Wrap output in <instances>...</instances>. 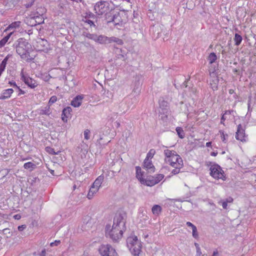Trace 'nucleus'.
I'll use <instances>...</instances> for the list:
<instances>
[{
	"mask_svg": "<svg viewBox=\"0 0 256 256\" xmlns=\"http://www.w3.org/2000/svg\"><path fill=\"white\" fill-rule=\"evenodd\" d=\"M164 153L165 156L166 162L174 168L172 170L171 174H178L184 166L182 158L174 150L166 149L164 150Z\"/></svg>",
	"mask_w": 256,
	"mask_h": 256,
	"instance_id": "1",
	"label": "nucleus"
},
{
	"mask_svg": "<svg viewBox=\"0 0 256 256\" xmlns=\"http://www.w3.org/2000/svg\"><path fill=\"white\" fill-rule=\"evenodd\" d=\"M16 51L22 59L27 62L33 60L36 56L35 54H32L33 50L32 45L23 38L18 40Z\"/></svg>",
	"mask_w": 256,
	"mask_h": 256,
	"instance_id": "2",
	"label": "nucleus"
},
{
	"mask_svg": "<svg viewBox=\"0 0 256 256\" xmlns=\"http://www.w3.org/2000/svg\"><path fill=\"white\" fill-rule=\"evenodd\" d=\"M124 216L125 214L122 212L116 214L113 224V226L116 224V226L114 228H113V242H118L119 239L122 238L124 226Z\"/></svg>",
	"mask_w": 256,
	"mask_h": 256,
	"instance_id": "3",
	"label": "nucleus"
},
{
	"mask_svg": "<svg viewBox=\"0 0 256 256\" xmlns=\"http://www.w3.org/2000/svg\"><path fill=\"white\" fill-rule=\"evenodd\" d=\"M94 10L98 16H106L110 12V4L107 2H98L94 6Z\"/></svg>",
	"mask_w": 256,
	"mask_h": 256,
	"instance_id": "4",
	"label": "nucleus"
},
{
	"mask_svg": "<svg viewBox=\"0 0 256 256\" xmlns=\"http://www.w3.org/2000/svg\"><path fill=\"white\" fill-rule=\"evenodd\" d=\"M21 80L24 83L31 88H34L38 86V82L29 76L28 74H25L23 71L20 73Z\"/></svg>",
	"mask_w": 256,
	"mask_h": 256,
	"instance_id": "5",
	"label": "nucleus"
},
{
	"mask_svg": "<svg viewBox=\"0 0 256 256\" xmlns=\"http://www.w3.org/2000/svg\"><path fill=\"white\" fill-rule=\"evenodd\" d=\"M210 174L214 178L224 180V172L219 166L217 164L212 166L210 168Z\"/></svg>",
	"mask_w": 256,
	"mask_h": 256,
	"instance_id": "6",
	"label": "nucleus"
},
{
	"mask_svg": "<svg viewBox=\"0 0 256 256\" xmlns=\"http://www.w3.org/2000/svg\"><path fill=\"white\" fill-rule=\"evenodd\" d=\"M236 138L242 142H246L247 140V136L245 134V129L242 124L238 126L236 134Z\"/></svg>",
	"mask_w": 256,
	"mask_h": 256,
	"instance_id": "7",
	"label": "nucleus"
},
{
	"mask_svg": "<svg viewBox=\"0 0 256 256\" xmlns=\"http://www.w3.org/2000/svg\"><path fill=\"white\" fill-rule=\"evenodd\" d=\"M142 244L140 240L137 238L135 245L134 246L133 248L130 249L131 253L134 256H138L139 254L141 252Z\"/></svg>",
	"mask_w": 256,
	"mask_h": 256,
	"instance_id": "8",
	"label": "nucleus"
},
{
	"mask_svg": "<svg viewBox=\"0 0 256 256\" xmlns=\"http://www.w3.org/2000/svg\"><path fill=\"white\" fill-rule=\"evenodd\" d=\"M143 167L148 172L152 173L155 172V168L150 160L145 158L143 163Z\"/></svg>",
	"mask_w": 256,
	"mask_h": 256,
	"instance_id": "9",
	"label": "nucleus"
},
{
	"mask_svg": "<svg viewBox=\"0 0 256 256\" xmlns=\"http://www.w3.org/2000/svg\"><path fill=\"white\" fill-rule=\"evenodd\" d=\"M72 111V110L70 106H68L63 110L62 114V119L63 122H67L68 118L70 117Z\"/></svg>",
	"mask_w": 256,
	"mask_h": 256,
	"instance_id": "10",
	"label": "nucleus"
},
{
	"mask_svg": "<svg viewBox=\"0 0 256 256\" xmlns=\"http://www.w3.org/2000/svg\"><path fill=\"white\" fill-rule=\"evenodd\" d=\"M84 98L83 95H78L76 96L71 102L70 104L75 108L79 107L82 102Z\"/></svg>",
	"mask_w": 256,
	"mask_h": 256,
	"instance_id": "11",
	"label": "nucleus"
},
{
	"mask_svg": "<svg viewBox=\"0 0 256 256\" xmlns=\"http://www.w3.org/2000/svg\"><path fill=\"white\" fill-rule=\"evenodd\" d=\"M110 248V245H102L99 248V251L101 256H110L109 254Z\"/></svg>",
	"mask_w": 256,
	"mask_h": 256,
	"instance_id": "12",
	"label": "nucleus"
},
{
	"mask_svg": "<svg viewBox=\"0 0 256 256\" xmlns=\"http://www.w3.org/2000/svg\"><path fill=\"white\" fill-rule=\"evenodd\" d=\"M137 236L134 235L130 236L126 240V243L127 246L129 250L132 249V248H133L134 246L135 245L136 240H137Z\"/></svg>",
	"mask_w": 256,
	"mask_h": 256,
	"instance_id": "13",
	"label": "nucleus"
},
{
	"mask_svg": "<svg viewBox=\"0 0 256 256\" xmlns=\"http://www.w3.org/2000/svg\"><path fill=\"white\" fill-rule=\"evenodd\" d=\"M116 54V57L122 60H125V52H122L121 48H115L113 49V52Z\"/></svg>",
	"mask_w": 256,
	"mask_h": 256,
	"instance_id": "14",
	"label": "nucleus"
},
{
	"mask_svg": "<svg viewBox=\"0 0 256 256\" xmlns=\"http://www.w3.org/2000/svg\"><path fill=\"white\" fill-rule=\"evenodd\" d=\"M96 42H98L101 44H106L108 43H110L111 42L110 38H109L107 36H96V40H95Z\"/></svg>",
	"mask_w": 256,
	"mask_h": 256,
	"instance_id": "15",
	"label": "nucleus"
},
{
	"mask_svg": "<svg viewBox=\"0 0 256 256\" xmlns=\"http://www.w3.org/2000/svg\"><path fill=\"white\" fill-rule=\"evenodd\" d=\"M14 92V90L12 88H8L3 91L1 96H0V99L4 100L10 98L12 94Z\"/></svg>",
	"mask_w": 256,
	"mask_h": 256,
	"instance_id": "16",
	"label": "nucleus"
},
{
	"mask_svg": "<svg viewBox=\"0 0 256 256\" xmlns=\"http://www.w3.org/2000/svg\"><path fill=\"white\" fill-rule=\"evenodd\" d=\"M26 24L30 26H36L35 20V16H28L26 18L25 20H24Z\"/></svg>",
	"mask_w": 256,
	"mask_h": 256,
	"instance_id": "17",
	"label": "nucleus"
},
{
	"mask_svg": "<svg viewBox=\"0 0 256 256\" xmlns=\"http://www.w3.org/2000/svg\"><path fill=\"white\" fill-rule=\"evenodd\" d=\"M99 190L92 186L90 187L89 192L87 195V198L88 199H92L94 195L98 192Z\"/></svg>",
	"mask_w": 256,
	"mask_h": 256,
	"instance_id": "18",
	"label": "nucleus"
},
{
	"mask_svg": "<svg viewBox=\"0 0 256 256\" xmlns=\"http://www.w3.org/2000/svg\"><path fill=\"white\" fill-rule=\"evenodd\" d=\"M104 180V177L102 176H99L93 183L92 186L98 188L99 190L101 184Z\"/></svg>",
	"mask_w": 256,
	"mask_h": 256,
	"instance_id": "19",
	"label": "nucleus"
},
{
	"mask_svg": "<svg viewBox=\"0 0 256 256\" xmlns=\"http://www.w3.org/2000/svg\"><path fill=\"white\" fill-rule=\"evenodd\" d=\"M154 179L152 177L150 178H148L147 180L144 179V182H140L142 184H143L148 186H154L156 184V182H154Z\"/></svg>",
	"mask_w": 256,
	"mask_h": 256,
	"instance_id": "20",
	"label": "nucleus"
},
{
	"mask_svg": "<svg viewBox=\"0 0 256 256\" xmlns=\"http://www.w3.org/2000/svg\"><path fill=\"white\" fill-rule=\"evenodd\" d=\"M13 32H10L6 36H4L2 39L0 40V48L4 47L6 42H8L10 36L12 34Z\"/></svg>",
	"mask_w": 256,
	"mask_h": 256,
	"instance_id": "21",
	"label": "nucleus"
},
{
	"mask_svg": "<svg viewBox=\"0 0 256 256\" xmlns=\"http://www.w3.org/2000/svg\"><path fill=\"white\" fill-rule=\"evenodd\" d=\"M20 22L17 21L12 22L11 24H10L4 30V32H7L8 30L12 29V28H17L20 27Z\"/></svg>",
	"mask_w": 256,
	"mask_h": 256,
	"instance_id": "22",
	"label": "nucleus"
},
{
	"mask_svg": "<svg viewBox=\"0 0 256 256\" xmlns=\"http://www.w3.org/2000/svg\"><path fill=\"white\" fill-rule=\"evenodd\" d=\"M105 232L106 237L112 238V227L110 224H108L106 225Z\"/></svg>",
	"mask_w": 256,
	"mask_h": 256,
	"instance_id": "23",
	"label": "nucleus"
},
{
	"mask_svg": "<svg viewBox=\"0 0 256 256\" xmlns=\"http://www.w3.org/2000/svg\"><path fill=\"white\" fill-rule=\"evenodd\" d=\"M218 78L215 76L214 78V79L210 82V84L213 90H214L218 89Z\"/></svg>",
	"mask_w": 256,
	"mask_h": 256,
	"instance_id": "24",
	"label": "nucleus"
},
{
	"mask_svg": "<svg viewBox=\"0 0 256 256\" xmlns=\"http://www.w3.org/2000/svg\"><path fill=\"white\" fill-rule=\"evenodd\" d=\"M136 178L140 180V182H144V178L142 177V169L140 166L136 167Z\"/></svg>",
	"mask_w": 256,
	"mask_h": 256,
	"instance_id": "25",
	"label": "nucleus"
},
{
	"mask_svg": "<svg viewBox=\"0 0 256 256\" xmlns=\"http://www.w3.org/2000/svg\"><path fill=\"white\" fill-rule=\"evenodd\" d=\"M216 59L217 56L216 54L214 52L210 53L208 58V60L210 64L214 62Z\"/></svg>",
	"mask_w": 256,
	"mask_h": 256,
	"instance_id": "26",
	"label": "nucleus"
},
{
	"mask_svg": "<svg viewBox=\"0 0 256 256\" xmlns=\"http://www.w3.org/2000/svg\"><path fill=\"white\" fill-rule=\"evenodd\" d=\"M154 214L158 215L162 211V208L158 205H154L152 209Z\"/></svg>",
	"mask_w": 256,
	"mask_h": 256,
	"instance_id": "27",
	"label": "nucleus"
},
{
	"mask_svg": "<svg viewBox=\"0 0 256 256\" xmlns=\"http://www.w3.org/2000/svg\"><path fill=\"white\" fill-rule=\"evenodd\" d=\"M242 37L238 34H236L234 38L235 45L239 46L242 41Z\"/></svg>",
	"mask_w": 256,
	"mask_h": 256,
	"instance_id": "28",
	"label": "nucleus"
},
{
	"mask_svg": "<svg viewBox=\"0 0 256 256\" xmlns=\"http://www.w3.org/2000/svg\"><path fill=\"white\" fill-rule=\"evenodd\" d=\"M176 132L180 138H183L184 137V132L183 129L180 127H177L176 128Z\"/></svg>",
	"mask_w": 256,
	"mask_h": 256,
	"instance_id": "29",
	"label": "nucleus"
},
{
	"mask_svg": "<svg viewBox=\"0 0 256 256\" xmlns=\"http://www.w3.org/2000/svg\"><path fill=\"white\" fill-rule=\"evenodd\" d=\"M34 16L36 22V25L42 24L44 22V18L42 16L40 15Z\"/></svg>",
	"mask_w": 256,
	"mask_h": 256,
	"instance_id": "30",
	"label": "nucleus"
},
{
	"mask_svg": "<svg viewBox=\"0 0 256 256\" xmlns=\"http://www.w3.org/2000/svg\"><path fill=\"white\" fill-rule=\"evenodd\" d=\"M152 178L155 180L156 184H157L164 178V176L162 174H158Z\"/></svg>",
	"mask_w": 256,
	"mask_h": 256,
	"instance_id": "31",
	"label": "nucleus"
},
{
	"mask_svg": "<svg viewBox=\"0 0 256 256\" xmlns=\"http://www.w3.org/2000/svg\"><path fill=\"white\" fill-rule=\"evenodd\" d=\"M156 154V150L154 149H150L146 154V158L151 160Z\"/></svg>",
	"mask_w": 256,
	"mask_h": 256,
	"instance_id": "32",
	"label": "nucleus"
},
{
	"mask_svg": "<svg viewBox=\"0 0 256 256\" xmlns=\"http://www.w3.org/2000/svg\"><path fill=\"white\" fill-rule=\"evenodd\" d=\"M35 164L32 162H28L24 164V168L25 169L34 168L35 167Z\"/></svg>",
	"mask_w": 256,
	"mask_h": 256,
	"instance_id": "33",
	"label": "nucleus"
},
{
	"mask_svg": "<svg viewBox=\"0 0 256 256\" xmlns=\"http://www.w3.org/2000/svg\"><path fill=\"white\" fill-rule=\"evenodd\" d=\"M220 137L222 141L224 142H226L228 135L227 134H225L224 132L222 131H220Z\"/></svg>",
	"mask_w": 256,
	"mask_h": 256,
	"instance_id": "34",
	"label": "nucleus"
},
{
	"mask_svg": "<svg viewBox=\"0 0 256 256\" xmlns=\"http://www.w3.org/2000/svg\"><path fill=\"white\" fill-rule=\"evenodd\" d=\"M84 36L89 39L95 41L96 38V35L90 33H86Z\"/></svg>",
	"mask_w": 256,
	"mask_h": 256,
	"instance_id": "35",
	"label": "nucleus"
},
{
	"mask_svg": "<svg viewBox=\"0 0 256 256\" xmlns=\"http://www.w3.org/2000/svg\"><path fill=\"white\" fill-rule=\"evenodd\" d=\"M192 234L193 237L195 238H198V232L197 231V228L196 226H194L193 228H192Z\"/></svg>",
	"mask_w": 256,
	"mask_h": 256,
	"instance_id": "36",
	"label": "nucleus"
},
{
	"mask_svg": "<svg viewBox=\"0 0 256 256\" xmlns=\"http://www.w3.org/2000/svg\"><path fill=\"white\" fill-rule=\"evenodd\" d=\"M46 150L49 154H57V153H56L54 150V149L50 147V146H47L46 147Z\"/></svg>",
	"mask_w": 256,
	"mask_h": 256,
	"instance_id": "37",
	"label": "nucleus"
},
{
	"mask_svg": "<svg viewBox=\"0 0 256 256\" xmlns=\"http://www.w3.org/2000/svg\"><path fill=\"white\" fill-rule=\"evenodd\" d=\"M218 203L219 204H222V208L224 209H227L228 204L225 200H220Z\"/></svg>",
	"mask_w": 256,
	"mask_h": 256,
	"instance_id": "38",
	"label": "nucleus"
},
{
	"mask_svg": "<svg viewBox=\"0 0 256 256\" xmlns=\"http://www.w3.org/2000/svg\"><path fill=\"white\" fill-rule=\"evenodd\" d=\"M84 139L88 140L90 139V130H86L84 131Z\"/></svg>",
	"mask_w": 256,
	"mask_h": 256,
	"instance_id": "39",
	"label": "nucleus"
},
{
	"mask_svg": "<svg viewBox=\"0 0 256 256\" xmlns=\"http://www.w3.org/2000/svg\"><path fill=\"white\" fill-rule=\"evenodd\" d=\"M57 100V97L56 96H52L50 100H49V102H48V103L50 104H52L54 103L55 102H56Z\"/></svg>",
	"mask_w": 256,
	"mask_h": 256,
	"instance_id": "40",
	"label": "nucleus"
},
{
	"mask_svg": "<svg viewBox=\"0 0 256 256\" xmlns=\"http://www.w3.org/2000/svg\"><path fill=\"white\" fill-rule=\"evenodd\" d=\"M113 42H116L118 44L122 45L123 44V42L122 40L114 38H113Z\"/></svg>",
	"mask_w": 256,
	"mask_h": 256,
	"instance_id": "41",
	"label": "nucleus"
},
{
	"mask_svg": "<svg viewBox=\"0 0 256 256\" xmlns=\"http://www.w3.org/2000/svg\"><path fill=\"white\" fill-rule=\"evenodd\" d=\"M60 240H55L54 242H52L50 244V246H58L60 244Z\"/></svg>",
	"mask_w": 256,
	"mask_h": 256,
	"instance_id": "42",
	"label": "nucleus"
},
{
	"mask_svg": "<svg viewBox=\"0 0 256 256\" xmlns=\"http://www.w3.org/2000/svg\"><path fill=\"white\" fill-rule=\"evenodd\" d=\"M85 22L86 23H87L90 26H95V24H94V22L91 20H86L85 21Z\"/></svg>",
	"mask_w": 256,
	"mask_h": 256,
	"instance_id": "43",
	"label": "nucleus"
},
{
	"mask_svg": "<svg viewBox=\"0 0 256 256\" xmlns=\"http://www.w3.org/2000/svg\"><path fill=\"white\" fill-rule=\"evenodd\" d=\"M17 89L18 90L19 92L18 94V96H20L22 94H25V92L22 89H21L19 86L18 87Z\"/></svg>",
	"mask_w": 256,
	"mask_h": 256,
	"instance_id": "44",
	"label": "nucleus"
},
{
	"mask_svg": "<svg viewBox=\"0 0 256 256\" xmlns=\"http://www.w3.org/2000/svg\"><path fill=\"white\" fill-rule=\"evenodd\" d=\"M9 84L11 86H12L14 87H15L16 88H18V86H17V84H16V82H13V81H11V82H9Z\"/></svg>",
	"mask_w": 256,
	"mask_h": 256,
	"instance_id": "45",
	"label": "nucleus"
},
{
	"mask_svg": "<svg viewBox=\"0 0 256 256\" xmlns=\"http://www.w3.org/2000/svg\"><path fill=\"white\" fill-rule=\"evenodd\" d=\"M227 203H232L233 202V198L232 197H229L225 200Z\"/></svg>",
	"mask_w": 256,
	"mask_h": 256,
	"instance_id": "46",
	"label": "nucleus"
},
{
	"mask_svg": "<svg viewBox=\"0 0 256 256\" xmlns=\"http://www.w3.org/2000/svg\"><path fill=\"white\" fill-rule=\"evenodd\" d=\"M26 228V225H22L18 226V230L19 231H22Z\"/></svg>",
	"mask_w": 256,
	"mask_h": 256,
	"instance_id": "47",
	"label": "nucleus"
},
{
	"mask_svg": "<svg viewBox=\"0 0 256 256\" xmlns=\"http://www.w3.org/2000/svg\"><path fill=\"white\" fill-rule=\"evenodd\" d=\"M201 254L200 249V247H198L196 249V256H200Z\"/></svg>",
	"mask_w": 256,
	"mask_h": 256,
	"instance_id": "48",
	"label": "nucleus"
},
{
	"mask_svg": "<svg viewBox=\"0 0 256 256\" xmlns=\"http://www.w3.org/2000/svg\"><path fill=\"white\" fill-rule=\"evenodd\" d=\"M186 224L188 226L191 227L192 228H193L194 226H195L194 224H193L192 223H191L190 222H187Z\"/></svg>",
	"mask_w": 256,
	"mask_h": 256,
	"instance_id": "49",
	"label": "nucleus"
},
{
	"mask_svg": "<svg viewBox=\"0 0 256 256\" xmlns=\"http://www.w3.org/2000/svg\"><path fill=\"white\" fill-rule=\"evenodd\" d=\"M112 22H113V23H114V26L117 28V29H119L118 26H120V24L118 23H116L115 22H114V17L113 16V20H112Z\"/></svg>",
	"mask_w": 256,
	"mask_h": 256,
	"instance_id": "50",
	"label": "nucleus"
},
{
	"mask_svg": "<svg viewBox=\"0 0 256 256\" xmlns=\"http://www.w3.org/2000/svg\"><path fill=\"white\" fill-rule=\"evenodd\" d=\"M226 114H223V116H222V118H221V123H222V121H224L226 118Z\"/></svg>",
	"mask_w": 256,
	"mask_h": 256,
	"instance_id": "51",
	"label": "nucleus"
},
{
	"mask_svg": "<svg viewBox=\"0 0 256 256\" xmlns=\"http://www.w3.org/2000/svg\"><path fill=\"white\" fill-rule=\"evenodd\" d=\"M14 218L16 220H20L21 218L20 216V214H16L14 216Z\"/></svg>",
	"mask_w": 256,
	"mask_h": 256,
	"instance_id": "52",
	"label": "nucleus"
},
{
	"mask_svg": "<svg viewBox=\"0 0 256 256\" xmlns=\"http://www.w3.org/2000/svg\"><path fill=\"white\" fill-rule=\"evenodd\" d=\"M218 254V252L217 250H216L214 252L212 256H217Z\"/></svg>",
	"mask_w": 256,
	"mask_h": 256,
	"instance_id": "53",
	"label": "nucleus"
},
{
	"mask_svg": "<svg viewBox=\"0 0 256 256\" xmlns=\"http://www.w3.org/2000/svg\"><path fill=\"white\" fill-rule=\"evenodd\" d=\"M233 111H230V110H227L226 112L224 113L226 115L227 114H230Z\"/></svg>",
	"mask_w": 256,
	"mask_h": 256,
	"instance_id": "54",
	"label": "nucleus"
},
{
	"mask_svg": "<svg viewBox=\"0 0 256 256\" xmlns=\"http://www.w3.org/2000/svg\"><path fill=\"white\" fill-rule=\"evenodd\" d=\"M212 143L211 142H208L206 143V146L210 147L211 146Z\"/></svg>",
	"mask_w": 256,
	"mask_h": 256,
	"instance_id": "55",
	"label": "nucleus"
},
{
	"mask_svg": "<svg viewBox=\"0 0 256 256\" xmlns=\"http://www.w3.org/2000/svg\"><path fill=\"white\" fill-rule=\"evenodd\" d=\"M113 256H118L114 250H113Z\"/></svg>",
	"mask_w": 256,
	"mask_h": 256,
	"instance_id": "56",
	"label": "nucleus"
},
{
	"mask_svg": "<svg viewBox=\"0 0 256 256\" xmlns=\"http://www.w3.org/2000/svg\"><path fill=\"white\" fill-rule=\"evenodd\" d=\"M217 154V152H212L211 153V156H216Z\"/></svg>",
	"mask_w": 256,
	"mask_h": 256,
	"instance_id": "57",
	"label": "nucleus"
},
{
	"mask_svg": "<svg viewBox=\"0 0 256 256\" xmlns=\"http://www.w3.org/2000/svg\"><path fill=\"white\" fill-rule=\"evenodd\" d=\"M116 126H117V127H119V126H120V123L119 122H116Z\"/></svg>",
	"mask_w": 256,
	"mask_h": 256,
	"instance_id": "58",
	"label": "nucleus"
},
{
	"mask_svg": "<svg viewBox=\"0 0 256 256\" xmlns=\"http://www.w3.org/2000/svg\"><path fill=\"white\" fill-rule=\"evenodd\" d=\"M194 245L196 246V248H197L198 247H199V246H198V244L197 243H195Z\"/></svg>",
	"mask_w": 256,
	"mask_h": 256,
	"instance_id": "59",
	"label": "nucleus"
},
{
	"mask_svg": "<svg viewBox=\"0 0 256 256\" xmlns=\"http://www.w3.org/2000/svg\"><path fill=\"white\" fill-rule=\"evenodd\" d=\"M233 92H234V91H233V90H229V92H230V94H232Z\"/></svg>",
	"mask_w": 256,
	"mask_h": 256,
	"instance_id": "60",
	"label": "nucleus"
},
{
	"mask_svg": "<svg viewBox=\"0 0 256 256\" xmlns=\"http://www.w3.org/2000/svg\"><path fill=\"white\" fill-rule=\"evenodd\" d=\"M136 100V98H134V99L132 100V102H134Z\"/></svg>",
	"mask_w": 256,
	"mask_h": 256,
	"instance_id": "61",
	"label": "nucleus"
},
{
	"mask_svg": "<svg viewBox=\"0 0 256 256\" xmlns=\"http://www.w3.org/2000/svg\"><path fill=\"white\" fill-rule=\"evenodd\" d=\"M44 42V40H41V41L39 42H38V43H40V42Z\"/></svg>",
	"mask_w": 256,
	"mask_h": 256,
	"instance_id": "62",
	"label": "nucleus"
},
{
	"mask_svg": "<svg viewBox=\"0 0 256 256\" xmlns=\"http://www.w3.org/2000/svg\"><path fill=\"white\" fill-rule=\"evenodd\" d=\"M38 50H43V49H42V48H38Z\"/></svg>",
	"mask_w": 256,
	"mask_h": 256,
	"instance_id": "63",
	"label": "nucleus"
}]
</instances>
